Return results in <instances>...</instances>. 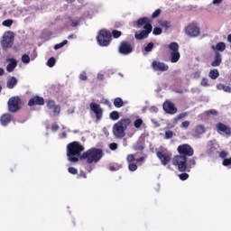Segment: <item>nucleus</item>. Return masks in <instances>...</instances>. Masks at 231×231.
I'll use <instances>...</instances> for the list:
<instances>
[{
  "label": "nucleus",
  "instance_id": "1",
  "mask_svg": "<svg viewBox=\"0 0 231 231\" xmlns=\"http://www.w3.org/2000/svg\"><path fill=\"white\" fill-rule=\"evenodd\" d=\"M179 154L173 156L172 165L178 168L180 172H185L187 171V160L194 156V148L190 144L183 143L177 147Z\"/></svg>",
  "mask_w": 231,
  "mask_h": 231
},
{
  "label": "nucleus",
  "instance_id": "2",
  "mask_svg": "<svg viewBox=\"0 0 231 231\" xmlns=\"http://www.w3.org/2000/svg\"><path fill=\"white\" fill-rule=\"evenodd\" d=\"M82 152H84V145L79 142L74 141L67 145V156L71 163H77L79 158L82 156Z\"/></svg>",
  "mask_w": 231,
  "mask_h": 231
},
{
  "label": "nucleus",
  "instance_id": "3",
  "mask_svg": "<svg viewBox=\"0 0 231 231\" xmlns=\"http://www.w3.org/2000/svg\"><path fill=\"white\" fill-rule=\"evenodd\" d=\"M102 156H104L102 150L92 148L84 152L80 156V160H87V163L90 165L91 163H98L102 160Z\"/></svg>",
  "mask_w": 231,
  "mask_h": 231
},
{
  "label": "nucleus",
  "instance_id": "4",
  "mask_svg": "<svg viewBox=\"0 0 231 231\" xmlns=\"http://www.w3.org/2000/svg\"><path fill=\"white\" fill-rule=\"evenodd\" d=\"M131 125V119L122 118L117 123H116L113 126V133L116 138H124L125 136V131H127V127Z\"/></svg>",
  "mask_w": 231,
  "mask_h": 231
},
{
  "label": "nucleus",
  "instance_id": "5",
  "mask_svg": "<svg viewBox=\"0 0 231 231\" xmlns=\"http://www.w3.org/2000/svg\"><path fill=\"white\" fill-rule=\"evenodd\" d=\"M170 50V60L172 64H176L181 59V54H180V45L176 42H172L168 45Z\"/></svg>",
  "mask_w": 231,
  "mask_h": 231
},
{
  "label": "nucleus",
  "instance_id": "6",
  "mask_svg": "<svg viewBox=\"0 0 231 231\" xmlns=\"http://www.w3.org/2000/svg\"><path fill=\"white\" fill-rule=\"evenodd\" d=\"M97 41L100 46H109L111 42V32L107 30H101L97 37Z\"/></svg>",
  "mask_w": 231,
  "mask_h": 231
},
{
  "label": "nucleus",
  "instance_id": "7",
  "mask_svg": "<svg viewBox=\"0 0 231 231\" xmlns=\"http://www.w3.org/2000/svg\"><path fill=\"white\" fill-rule=\"evenodd\" d=\"M14 32H7L4 34L3 40L1 41L2 48L4 51H6L8 48H12L14 46Z\"/></svg>",
  "mask_w": 231,
  "mask_h": 231
},
{
  "label": "nucleus",
  "instance_id": "8",
  "mask_svg": "<svg viewBox=\"0 0 231 231\" xmlns=\"http://www.w3.org/2000/svg\"><path fill=\"white\" fill-rule=\"evenodd\" d=\"M21 104H22L21 97H11L7 102L9 112L17 113V111H20Z\"/></svg>",
  "mask_w": 231,
  "mask_h": 231
},
{
  "label": "nucleus",
  "instance_id": "9",
  "mask_svg": "<svg viewBox=\"0 0 231 231\" xmlns=\"http://www.w3.org/2000/svg\"><path fill=\"white\" fill-rule=\"evenodd\" d=\"M185 32L186 35H189V37H199V34L201 33V30L197 23H189L185 28Z\"/></svg>",
  "mask_w": 231,
  "mask_h": 231
},
{
  "label": "nucleus",
  "instance_id": "10",
  "mask_svg": "<svg viewBox=\"0 0 231 231\" xmlns=\"http://www.w3.org/2000/svg\"><path fill=\"white\" fill-rule=\"evenodd\" d=\"M133 50V45L128 41L121 42L118 47V51L121 55H131Z\"/></svg>",
  "mask_w": 231,
  "mask_h": 231
},
{
  "label": "nucleus",
  "instance_id": "11",
  "mask_svg": "<svg viewBox=\"0 0 231 231\" xmlns=\"http://www.w3.org/2000/svg\"><path fill=\"white\" fill-rule=\"evenodd\" d=\"M162 109L167 113V115H176L178 113V107L171 101L166 100L162 104Z\"/></svg>",
  "mask_w": 231,
  "mask_h": 231
},
{
  "label": "nucleus",
  "instance_id": "12",
  "mask_svg": "<svg viewBox=\"0 0 231 231\" xmlns=\"http://www.w3.org/2000/svg\"><path fill=\"white\" fill-rule=\"evenodd\" d=\"M151 32H152V25H144L143 31H141L139 33H135V39L137 41L147 39Z\"/></svg>",
  "mask_w": 231,
  "mask_h": 231
},
{
  "label": "nucleus",
  "instance_id": "13",
  "mask_svg": "<svg viewBox=\"0 0 231 231\" xmlns=\"http://www.w3.org/2000/svg\"><path fill=\"white\" fill-rule=\"evenodd\" d=\"M89 106L90 111H93V113L96 115L97 120H102L104 111L102 110V107H100V105L97 103H90Z\"/></svg>",
  "mask_w": 231,
  "mask_h": 231
},
{
  "label": "nucleus",
  "instance_id": "14",
  "mask_svg": "<svg viewBox=\"0 0 231 231\" xmlns=\"http://www.w3.org/2000/svg\"><path fill=\"white\" fill-rule=\"evenodd\" d=\"M126 162L128 163V169L131 172H134V171L138 170V165L136 164V158L134 154L131 153L126 156Z\"/></svg>",
  "mask_w": 231,
  "mask_h": 231
},
{
  "label": "nucleus",
  "instance_id": "15",
  "mask_svg": "<svg viewBox=\"0 0 231 231\" xmlns=\"http://www.w3.org/2000/svg\"><path fill=\"white\" fill-rule=\"evenodd\" d=\"M156 156L160 159L162 165H167L172 158V154L163 152H157Z\"/></svg>",
  "mask_w": 231,
  "mask_h": 231
},
{
  "label": "nucleus",
  "instance_id": "16",
  "mask_svg": "<svg viewBox=\"0 0 231 231\" xmlns=\"http://www.w3.org/2000/svg\"><path fill=\"white\" fill-rule=\"evenodd\" d=\"M152 68L154 71H169V65L157 60L152 62Z\"/></svg>",
  "mask_w": 231,
  "mask_h": 231
},
{
  "label": "nucleus",
  "instance_id": "17",
  "mask_svg": "<svg viewBox=\"0 0 231 231\" xmlns=\"http://www.w3.org/2000/svg\"><path fill=\"white\" fill-rule=\"evenodd\" d=\"M216 129L217 133H223L226 134V136H230L231 134V127L219 122L216 125Z\"/></svg>",
  "mask_w": 231,
  "mask_h": 231
},
{
  "label": "nucleus",
  "instance_id": "18",
  "mask_svg": "<svg viewBox=\"0 0 231 231\" xmlns=\"http://www.w3.org/2000/svg\"><path fill=\"white\" fill-rule=\"evenodd\" d=\"M29 107H33V106H44V97L34 96L28 102Z\"/></svg>",
  "mask_w": 231,
  "mask_h": 231
},
{
  "label": "nucleus",
  "instance_id": "19",
  "mask_svg": "<svg viewBox=\"0 0 231 231\" xmlns=\"http://www.w3.org/2000/svg\"><path fill=\"white\" fill-rule=\"evenodd\" d=\"M47 107L48 109H52L54 116H59V115H60V106L55 105L54 100H49L47 102Z\"/></svg>",
  "mask_w": 231,
  "mask_h": 231
},
{
  "label": "nucleus",
  "instance_id": "20",
  "mask_svg": "<svg viewBox=\"0 0 231 231\" xmlns=\"http://www.w3.org/2000/svg\"><path fill=\"white\" fill-rule=\"evenodd\" d=\"M136 24L138 28H142V26H152V19L149 17H142L137 20Z\"/></svg>",
  "mask_w": 231,
  "mask_h": 231
},
{
  "label": "nucleus",
  "instance_id": "21",
  "mask_svg": "<svg viewBox=\"0 0 231 231\" xmlns=\"http://www.w3.org/2000/svg\"><path fill=\"white\" fill-rule=\"evenodd\" d=\"M6 62H9L6 66V71H8V73H12V71L17 68V60L11 58L7 59Z\"/></svg>",
  "mask_w": 231,
  "mask_h": 231
},
{
  "label": "nucleus",
  "instance_id": "22",
  "mask_svg": "<svg viewBox=\"0 0 231 231\" xmlns=\"http://www.w3.org/2000/svg\"><path fill=\"white\" fill-rule=\"evenodd\" d=\"M12 120H14V116H12V115H10V114H4L0 117V122H1L2 125H4V126H6L8 124H10V122H12Z\"/></svg>",
  "mask_w": 231,
  "mask_h": 231
},
{
  "label": "nucleus",
  "instance_id": "23",
  "mask_svg": "<svg viewBox=\"0 0 231 231\" xmlns=\"http://www.w3.org/2000/svg\"><path fill=\"white\" fill-rule=\"evenodd\" d=\"M221 62H223L221 54L219 52H216L214 60L211 62V66L213 68H217L218 66H221Z\"/></svg>",
  "mask_w": 231,
  "mask_h": 231
},
{
  "label": "nucleus",
  "instance_id": "24",
  "mask_svg": "<svg viewBox=\"0 0 231 231\" xmlns=\"http://www.w3.org/2000/svg\"><path fill=\"white\" fill-rule=\"evenodd\" d=\"M125 105V102H124V99H122V97H116L114 99V106L117 109H120V107H124Z\"/></svg>",
  "mask_w": 231,
  "mask_h": 231
},
{
  "label": "nucleus",
  "instance_id": "25",
  "mask_svg": "<svg viewBox=\"0 0 231 231\" xmlns=\"http://www.w3.org/2000/svg\"><path fill=\"white\" fill-rule=\"evenodd\" d=\"M17 86V78L12 77L7 80V88L8 89H14Z\"/></svg>",
  "mask_w": 231,
  "mask_h": 231
},
{
  "label": "nucleus",
  "instance_id": "26",
  "mask_svg": "<svg viewBox=\"0 0 231 231\" xmlns=\"http://www.w3.org/2000/svg\"><path fill=\"white\" fill-rule=\"evenodd\" d=\"M196 166V159H187V171L185 172H190V169Z\"/></svg>",
  "mask_w": 231,
  "mask_h": 231
},
{
  "label": "nucleus",
  "instance_id": "27",
  "mask_svg": "<svg viewBox=\"0 0 231 231\" xmlns=\"http://www.w3.org/2000/svg\"><path fill=\"white\" fill-rule=\"evenodd\" d=\"M194 132L196 134H205V133H207V128L204 125H199L195 127Z\"/></svg>",
  "mask_w": 231,
  "mask_h": 231
},
{
  "label": "nucleus",
  "instance_id": "28",
  "mask_svg": "<svg viewBox=\"0 0 231 231\" xmlns=\"http://www.w3.org/2000/svg\"><path fill=\"white\" fill-rule=\"evenodd\" d=\"M211 48L212 50H217V51H223L224 50H226V44H225L223 42H220L216 45V47L212 45Z\"/></svg>",
  "mask_w": 231,
  "mask_h": 231
},
{
  "label": "nucleus",
  "instance_id": "29",
  "mask_svg": "<svg viewBox=\"0 0 231 231\" xmlns=\"http://www.w3.org/2000/svg\"><path fill=\"white\" fill-rule=\"evenodd\" d=\"M208 77L209 79H211L212 80H216V79H217L219 77V71L217 69H211L208 73Z\"/></svg>",
  "mask_w": 231,
  "mask_h": 231
},
{
  "label": "nucleus",
  "instance_id": "30",
  "mask_svg": "<svg viewBox=\"0 0 231 231\" xmlns=\"http://www.w3.org/2000/svg\"><path fill=\"white\" fill-rule=\"evenodd\" d=\"M109 118L110 120H114V121L118 120L120 118V113L118 111H112L109 114Z\"/></svg>",
  "mask_w": 231,
  "mask_h": 231
},
{
  "label": "nucleus",
  "instance_id": "31",
  "mask_svg": "<svg viewBox=\"0 0 231 231\" xmlns=\"http://www.w3.org/2000/svg\"><path fill=\"white\" fill-rule=\"evenodd\" d=\"M134 125L135 127V129H140V127H142V125H143V120L138 118V119H135L134 121Z\"/></svg>",
  "mask_w": 231,
  "mask_h": 231
},
{
  "label": "nucleus",
  "instance_id": "32",
  "mask_svg": "<svg viewBox=\"0 0 231 231\" xmlns=\"http://www.w3.org/2000/svg\"><path fill=\"white\" fill-rule=\"evenodd\" d=\"M66 44H68V40H64L60 43H57L56 45H54V50H60V48H64Z\"/></svg>",
  "mask_w": 231,
  "mask_h": 231
},
{
  "label": "nucleus",
  "instance_id": "33",
  "mask_svg": "<svg viewBox=\"0 0 231 231\" xmlns=\"http://www.w3.org/2000/svg\"><path fill=\"white\" fill-rule=\"evenodd\" d=\"M152 48H154V43L153 42H149L145 47H144V51L149 53V51H152Z\"/></svg>",
  "mask_w": 231,
  "mask_h": 231
},
{
  "label": "nucleus",
  "instance_id": "34",
  "mask_svg": "<svg viewBox=\"0 0 231 231\" xmlns=\"http://www.w3.org/2000/svg\"><path fill=\"white\" fill-rule=\"evenodd\" d=\"M55 63H56V60H55L53 57H51V58H50V59L48 60V61H47V66H48L49 68H53V66H55Z\"/></svg>",
  "mask_w": 231,
  "mask_h": 231
},
{
  "label": "nucleus",
  "instance_id": "35",
  "mask_svg": "<svg viewBox=\"0 0 231 231\" xmlns=\"http://www.w3.org/2000/svg\"><path fill=\"white\" fill-rule=\"evenodd\" d=\"M187 116H189V112H183V113L179 114L176 116V119L177 120H183V118H187Z\"/></svg>",
  "mask_w": 231,
  "mask_h": 231
},
{
  "label": "nucleus",
  "instance_id": "36",
  "mask_svg": "<svg viewBox=\"0 0 231 231\" xmlns=\"http://www.w3.org/2000/svg\"><path fill=\"white\" fill-rule=\"evenodd\" d=\"M182 173L179 174V178L180 180H181V181H185L186 180H189V174L185 173V171H180Z\"/></svg>",
  "mask_w": 231,
  "mask_h": 231
},
{
  "label": "nucleus",
  "instance_id": "37",
  "mask_svg": "<svg viewBox=\"0 0 231 231\" xmlns=\"http://www.w3.org/2000/svg\"><path fill=\"white\" fill-rule=\"evenodd\" d=\"M160 26L167 29V28H171V22L169 21H162L160 23Z\"/></svg>",
  "mask_w": 231,
  "mask_h": 231
},
{
  "label": "nucleus",
  "instance_id": "38",
  "mask_svg": "<svg viewBox=\"0 0 231 231\" xmlns=\"http://www.w3.org/2000/svg\"><path fill=\"white\" fill-rule=\"evenodd\" d=\"M22 62H23V64H30V56L27 54H23L22 56Z\"/></svg>",
  "mask_w": 231,
  "mask_h": 231
},
{
  "label": "nucleus",
  "instance_id": "39",
  "mask_svg": "<svg viewBox=\"0 0 231 231\" xmlns=\"http://www.w3.org/2000/svg\"><path fill=\"white\" fill-rule=\"evenodd\" d=\"M160 15H162V10L161 9H157L152 14V19H156L157 17H160Z\"/></svg>",
  "mask_w": 231,
  "mask_h": 231
},
{
  "label": "nucleus",
  "instance_id": "40",
  "mask_svg": "<svg viewBox=\"0 0 231 231\" xmlns=\"http://www.w3.org/2000/svg\"><path fill=\"white\" fill-rule=\"evenodd\" d=\"M172 136H174V132L168 130L165 132V139L166 140H171V138H172Z\"/></svg>",
  "mask_w": 231,
  "mask_h": 231
},
{
  "label": "nucleus",
  "instance_id": "41",
  "mask_svg": "<svg viewBox=\"0 0 231 231\" xmlns=\"http://www.w3.org/2000/svg\"><path fill=\"white\" fill-rule=\"evenodd\" d=\"M112 35H113L114 39H118L119 37H122V32L114 30L112 32Z\"/></svg>",
  "mask_w": 231,
  "mask_h": 231
},
{
  "label": "nucleus",
  "instance_id": "42",
  "mask_svg": "<svg viewBox=\"0 0 231 231\" xmlns=\"http://www.w3.org/2000/svg\"><path fill=\"white\" fill-rule=\"evenodd\" d=\"M152 33L154 35H162V28H160V27L153 28Z\"/></svg>",
  "mask_w": 231,
  "mask_h": 231
},
{
  "label": "nucleus",
  "instance_id": "43",
  "mask_svg": "<svg viewBox=\"0 0 231 231\" xmlns=\"http://www.w3.org/2000/svg\"><path fill=\"white\" fill-rule=\"evenodd\" d=\"M12 24H14L13 20H5L3 22V26H6L7 28H10V26H12Z\"/></svg>",
  "mask_w": 231,
  "mask_h": 231
},
{
  "label": "nucleus",
  "instance_id": "44",
  "mask_svg": "<svg viewBox=\"0 0 231 231\" xmlns=\"http://www.w3.org/2000/svg\"><path fill=\"white\" fill-rule=\"evenodd\" d=\"M68 171L69 172V174H78L79 170H77V168L75 167H69Z\"/></svg>",
  "mask_w": 231,
  "mask_h": 231
},
{
  "label": "nucleus",
  "instance_id": "45",
  "mask_svg": "<svg viewBox=\"0 0 231 231\" xmlns=\"http://www.w3.org/2000/svg\"><path fill=\"white\" fill-rule=\"evenodd\" d=\"M79 79L84 81L88 80V74L86 73V71L80 73Z\"/></svg>",
  "mask_w": 231,
  "mask_h": 231
},
{
  "label": "nucleus",
  "instance_id": "46",
  "mask_svg": "<svg viewBox=\"0 0 231 231\" xmlns=\"http://www.w3.org/2000/svg\"><path fill=\"white\" fill-rule=\"evenodd\" d=\"M189 125H190L189 121H184L181 123L180 127H182L183 129H188V127H189Z\"/></svg>",
  "mask_w": 231,
  "mask_h": 231
},
{
  "label": "nucleus",
  "instance_id": "47",
  "mask_svg": "<svg viewBox=\"0 0 231 231\" xmlns=\"http://www.w3.org/2000/svg\"><path fill=\"white\" fill-rule=\"evenodd\" d=\"M223 165H224V167H228V165H231V158H229V159H224L223 160Z\"/></svg>",
  "mask_w": 231,
  "mask_h": 231
},
{
  "label": "nucleus",
  "instance_id": "48",
  "mask_svg": "<svg viewBox=\"0 0 231 231\" xmlns=\"http://www.w3.org/2000/svg\"><path fill=\"white\" fill-rule=\"evenodd\" d=\"M223 91H225L226 93H231V88L229 86H225V85H220Z\"/></svg>",
  "mask_w": 231,
  "mask_h": 231
},
{
  "label": "nucleus",
  "instance_id": "49",
  "mask_svg": "<svg viewBox=\"0 0 231 231\" xmlns=\"http://www.w3.org/2000/svg\"><path fill=\"white\" fill-rule=\"evenodd\" d=\"M143 149H145V147H143L142 144H136L134 146V151H143Z\"/></svg>",
  "mask_w": 231,
  "mask_h": 231
},
{
  "label": "nucleus",
  "instance_id": "50",
  "mask_svg": "<svg viewBox=\"0 0 231 231\" xmlns=\"http://www.w3.org/2000/svg\"><path fill=\"white\" fill-rule=\"evenodd\" d=\"M200 84L204 88H207L208 86V79L207 78H203Z\"/></svg>",
  "mask_w": 231,
  "mask_h": 231
},
{
  "label": "nucleus",
  "instance_id": "51",
  "mask_svg": "<svg viewBox=\"0 0 231 231\" xmlns=\"http://www.w3.org/2000/svg\"><path fill=\"white\" fill-rule=\"evenodd\" d=\"M109 149H110L111 151H116V149H118V144H116V143H110V145H109Z\"/></svg>",
  "mask_w": 231,
  "mask_h": 231
},
{
  "label": "nucleus",
  "instance_id": "52",
  "mask_svg": "<svg viewBox=\"0 0 231 231\" xmlns=\"http://www.w3.org/2000/svg\"><path fill=\"white\" fill-rule=\"evenodd\" d=\"M226 156H228V153L225 151L220 152L219 157L225 159Z\"/></svg>",
  "mask_w": 231,
  "mask_h": 231
},
{
  "label": "nucleus",
  "instance_id": "53",
  "mask_svg": "<svg viewBox=\"0 0 231 231\" xmlns=\"http://www.w3.org/2000/svg\"><path fill=\"white\" fill-rule=\"evenodd\" d=\"M79 24H80V21L77 20L72 22L71 26L72 28H77V26H79Z\"/></svg>",
  "mask_w": 231,
  "mask_h": 231
},
{
  "label": "nucleus",
  "instance_id": "54",
  "mask_svg": "<svg viewBox=\"0 0 231 231\" xmlns=\"http://www.w3.org/2000/svg\"><path fill=\"white\" fill-rule=\"evenodd\" d=\"M207 115H214V116H216V115H217V111L212 109V110L208 111V112H207Z\"/></svg>",
  "mask_w": 231,
  "mask_h": 231
},
{
  "label": "nucleus",
  "instance_id": "55",
  "mask_svg": "<svg viewBox=\"0 0 231 231\" xmlns=\"http://www.w3.org/2000/svg\"><path fill=\"white\" fill-rule=\"evenodd\" d=\"M51 129H52V131H59V125L53 124V125H51Z\"/></svg>",
  "mask_w": 231,
  "mask_h": 231
},
{
  "label": "nucleus",
  "instance_id": "56",
  "mask_svg": "<svg viewBox=\"0 0 231 231\" xmlns=\"http://www.w3.org/2000/svg\"><path fill=\"white\" fill-rule=\"evenodd\" d=\"M135 162H136L137 163H140V162H145V157H139L138 159H135Z\"/></svg>",
  "mask_w": 231,
  "mask_h": 231
},
{
  "label": "nucleus",
  "instance_id": "57",
  "mask_svg": "<svg viewBox=\"0 0 231 231\" xmlns=\"http://www.w3.org/2000/svg\"><path fill=\"white\" fill-rule=\"evenodd\" d=\"M79 178H84V179H86V178H88V175H86V172L80 171V173H79Z\"/></svg>",
  "mask_w": 231,
  "mask_h": 231
},
{
  "label": "nucleus",
  "instance_id": "58",
  "mask_svg": "<svg viewBox=\"0 0 231 231\" xmlns=\"http://www.w3.org/2000/svg\"><path fill=\"white\" fill-rule=\"evenodd\" d=\"M104 104L105 106H111V102H109V99H105Z\"/></svg>",
  "mask_w": 231,
  "mask_h": 231
},
{
  "label": "nucleus",
  "instance_id": "59",
  "mask_svg": "<svg viewBox=\"0 0 231 231\" xmlns=\"http://www.w3.org/2000/svg\"><path fill=\"white\" fill-rule=\"evenodd\" d=\"M76 38H77V36H76L75 34H69V35L68 36V39H69V40L76 39Z\"/></svg>",
  "mask_w": 231,
  "mask_h": 231
},
{
  "label": "nucleus",
  "instance_id": "60",
  "mask_svg": "<svg viewBox=\"0 0 231 231\" xmlns=\"http://www.w3.org/2000/svg\"><path fill=\"white\" fill-rule=\"evenodd\" d=\"M3 75H5V69L0 68V77H3Z\"/></svg>",
  "mask_w": 231,
  "mask_h": 231
},
{
  "label": "nucleus",
  "instance_id": "61",
  "mask_svg": "<svg viewBox=\"0 0 231 231\" xmlns=\"http://www.w3.org/2000/svg\"><path fill=\"white\" fill-rule=\"evenodd\" d=\"M221 3V0H213L214 5H219Z\"/></svg>",
  "mask_w": 231,
  "mask_h": 231
},
{
  "label": "nucleus",
  "instance_id": "62",
  "mask_svg": "<svg viewBox=\"0 0 231 231\" xmlns=\"http://www.w3.org/2000/svg\"><path fill=\"white\" fill-rule=\"evenodd\" d=\"M227 41H228V42H231V34H228Z\"/></svg>",
  "mask_w": 231,
  "mask_h": 231
},
{
  "label": "nucleus",
  "instance_id": "63",
  "mask_svg": "<svg viewBox=\"0 0 231 231\" xmlns=\"http://www.w3.org/2000/svg\"><path fill=\"white\" fill-rule=\"evenodd\" d=\"M110 171H116V169L115 168V166H110Z\"/></svg>",
  "mask_w": 231,
  "mask_h": 231
},
{
  "label": "nucleus",
  "instance_id": "64",
  "mask_svg": "<svg viewBox=\"0 0 231 231\" xmlns=\"http://www.w3.org/2000/svg\"><path fill=\"white\" fill-rule=\"evenodd\" d=\"M67 1V3H73V2H75V0H66Z\"/></svg>",
  "mask_w": 231,
  "mask_h": 231
}]
</instances>
